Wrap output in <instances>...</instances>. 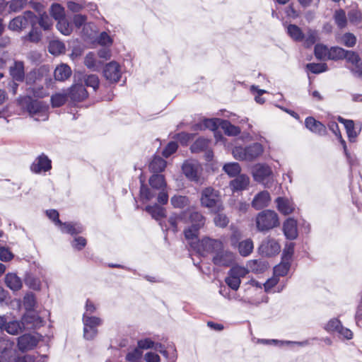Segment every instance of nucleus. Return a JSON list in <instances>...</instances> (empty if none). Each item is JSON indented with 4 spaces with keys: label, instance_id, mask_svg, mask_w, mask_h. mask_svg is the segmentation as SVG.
I'll return each instance as SVG.
<instances>
[{
    "label": "nucleus",
    "instance_id": "nucleus-1",
    "mask_svg": "<svg viewBox=\"0 0 362 362\" xmlns=\"http://www.w3.org/2000/svg\"><path fill=\"white\" fill-rule=\"evenodd\" d=\"M37 20V16L32 11H25L23 15L18 16L11 21L8 28L14 31H21L30 25L32 30L29 33V37L31 41L37 42L40 38V33L35 30Z\"/></svg>",
    "mask_w": 362,
    "mask_h": 362
},
{
    "label": "nucleus",
    "instance_id": "nucleus-2",
    "mask_svg": "<svg viewBox=\"0 0 362 362\" xmlns=\"http://www.w3.org/2000/svg\"><path fill=\"white\" fill-rule=\"evenodd\" d=\"M280 224L278 214L272 210L266 209L258 213L255 217L257 230L262 233L267 232Z\"/></svg>",
    "mask_w": 362,
    "mask_h": 362
},
{
    "label": "nucleus",
    "instance_id": "nucleus-3",
    "mask_svg": "<svg viewBox=\"0 0 362 362\" xmlns=\"http://www.w3.org/2000/svg\"><path fill=\"white\" fill-rule=\"evenodd\" d=\"M205 221V217L198 211H192L189 214L190 226L184 230V233L185 238L191 245L197 241L199 231L204 226Z\"/></svg>",
    "mask_w": 362,
    "mask_h": 362
},
{
    "label": "nucleus",
    "instance_id": "nucleus-4",
    "mask_svg": "<svg viewBox=\"0 0 362 362\" xmlns=\"http://www.w3.org/2000/svg\"><path fill=\"white\" fill-rule=\"evenodd\" d=\"M248 274V269L239 265L233 266L228 272L225 279L226 284L231 289L237 291L240 285L241 279Z\"/></svg>",
    "mask_w": 362,
    "mask_h": 362
},
{
    "label": "nucleus",
    "instance_id": "nucleus-5",
    "mask_svg": "<svg viewBox=\"0 0 362 362\" xmlns=\"http://www.w3.org/2000/svg\"><path fill=\"white\" fill-rule=\"evenodd\" d=\"M83 337L87 340L93 339L98 334V327L102 324V320L95 316L83 315Z\"/></svg>",
    "mask_w": 362,
    "mask_h": 362
},
{
    "label": "nucleus",
    "instance_id": "nucleus-6",
    "mask_svg": "<svg viewBox=\"0 0 362 362\" xmlns=\"http://www.w3.org/2000/svg\"><path fill=\"white\" fill-rule=\"evenodd\" d=\"M223 244V242L220 240L205 237L197 243L196 249L202 256L208 254H214V255L222 248Z\"/></svg>",
    "mask_w": 362,
    "mask_h": 362
},
{
    "label": "nucleus",
    "instance_id": "nucleus-7",
    "mask_svg": "<svg viewBox=\"0 0 362 362\" xmlns=\"http://www.w3.org/2000/svg\"><path fill=\"white\" fill-rule=\"evenodd\" d=\"M201 205L211 209H221L219 194L212 187H206L202 191L200 197Z\"/></svg>",
    "mask_w": 362,
    "mask_h": 362
},
{
    "label": "nucleus",
    "instance_id": "nucleus-8",
    "mask_svg": "<svg viewBox=\"0 0 362 362\" xmlns=\"http://www.w3.org/2000/svg\"><path fill=\"white\" fill-rule=\"evenodd\" d=\"M18 101L21 105L25 107L33 116L38 113H46L47 110V105L37 100H33L30 96L19 98Z\"/></svg>",
    "mask_w": 362,
    "mask_h": 362
},
{
    "label": "nucleus",
    "instance_id": "nucleus-9",
    "mask_svg": "<svg viewBox=\"0 0 362 362\" xmlns=\"http://www.w3.org/2000/svg\"><path fill=\"white\" fill-rule=\"evenodd\" d=\"M184 175L191 181L199 182L201 181L202 166L196 160H187L182 166Z\"/></svg>",
    "mask_w": 362,
    "mask_h": 362
},
{
    "label": "nucleus",
    "instance_id": "nucleus-10",
    "mask_svg": "<svg viewBox=\"0 0 362 362\" xmlns=\"http://www.w3.org/2000/svg\"><path fill=\"white\" fill-rule=\"evenodd\" d=\"M252 173L255 181L262 183L267 187H269L272 171L268 165L258 163L253 167Z\"/></svg>",
    "mask_w": 362,
    "mask_h": 362
},
{
    "label": "nucleus",
    "instance_id": "nucleus-11",
    "mask_svg": "<svg viewBox=\"0 0 362 362\" xmlns=\"http://www.w3.org/2000/svg\"><path fill=\"white\" fill-rule=\"evenodd\" d=\"M235 260V254L229 250L222 248L213 256L212 262L214 264L220 267H228Z\"/></svg>",
    "mask_w": 362,
    "mask_h": 362
},
{
    "label": "nucleus",
    "instance_id": "nucleus-12",
    "mask_svg": "<svg viewBox=\"0 0 362 362\" xmlns=\"http://www.w3.org/2000/svg\"><path fill=\"white\" fill-rule=\"evenodd\" d=\"M280 245L274 238H266L259 247V252L267 257L274 256L280 252Z\"/></svg>",
    "mask_w": 362,
    "mask_h": 362
},
{
    "label": "nucleus",
    "instance_id": "nucleus-13",
    "mask_svg": "<svg viewBox=\"0 0 362 362\" xmlns=\"http://www.w3.org/2000/svg\"><path fill=\"white\" fill-rule=\"evenodd\" d=\"M33 317L24 315L21 321L13 320L7 322L5 331L11 335H17L22 332L26 327L25 326L30 322Z\"/></svg>",
    "mask_w": 362,
    "mask_h": 362
},
{
    "label": "nucleus",
    "instance_id": "nucleus-14",
    "mask_svg": "<svg viewBox=\"0 0 362 362\" xmlns=\"http://www.w3.org/2000/svg\"><path fill=\"white\" fill-rule=\"evenodd\" d=\"M51 168V160L43 153L37 156L30 165V170L35 174L46 173Z\"/></svg>",
    "mask_w": 362,
    "mask_h": 362
},
{
    "label": "nucleus",
    "instance_id": "nucleus-15",
    "mask_svg": "<svg viewBox=\"0 0 362 362\" xmlns=\"http://www.w3.org/2000/svg\"><path fill=\"white\" fill-rule=\"evenodd\" d=\"M103 74L105 78L110 82H118L122 76L119 64L115 61L110 62L105 66Z\"/></svg>",
    "mask_w": 362,
    "mask_h": 362
},
{
    "label": "nucleus",
    "instance_id": "nucleus-16",
    "mask_svg": "<svg viewBox=\"0 0 362 362\" xmlns=\"http://www.w3.org/2000/svg\"><path fill=\"white\" fill-rule=\"evenodd\" d=\"M272 198L269 192L266 190L261 191L256 194L251 202V206L255 210H260L267 207L271 203Z\"/></svg>",
    "mask_w": 362,
    "mask_h": 362
},
{
    "label": "nucleus",
    "instance_id": "nucleus-17",
    "mask_svg": "<svg viewBox=\"0 0 362 362\" xmlns=\"http://www.w3.org/2000/svg\"><path fill=\"white\" fill-rule=\"evenodd\" d=\"M338 120L344 125L349 141L355 142L361 131V127H356L353 120L346 119L341 117H339Z\"/></svg>",
    "mask_w": 362,
    "mask_h": 362
},
{
    "label": "nucleus",
    "instance_id": "nucleus-18",
    "mask_svg": "<svg viewBox=\"0 0 362 362\" xmlns=\"http://www.w3.org/2000/svg\"><path fill=\"white\" fill-rule=\"evenodd\" d=\"M37 344V338L31 334H23L18 338V347L21 351L31 350Z\"/></svg>",
    "mask_w": 362,
    "mask_h": 362
},
{
    "label": "nucleus",
    "instance_id": "nucleus-19",
    "mask_svg": "<svg viewBox=\"0 0 362 362\" xmlns=\"http://www.w3.org/2000/svg\"><path fill=\"white\" fill-rule=\"evenodd\" d=\"M283 231L287 239L295 240L298 237L297 221L291 218H287L283 224Z\"/></svg>",
    "mask_w": 362,
    "mask_h": 362
},
{
    "label": "nucleus",
    "instance_id": "nucleus-20",
    "mask_svg": "<svg viewBox=\"0 0 362 362\" xmlns=\"http://www.w3.org/2000/svg\"><path fill=\"white\" fill-rule=\"evenodd\" d=\"M68 93L70 98L74 101H81L88 97V92L81 84L74 85Z\"/></svg>",
    "mask_w": 362,
    "mask_h": 362
},
{
    "label": "nucleus",
    "instance_id": "nucleus-21",
    "mask_svg": "<svg viewBox=\"0 0 362 362\" xmlns=\"http://www.w3.org/2000/svg\"><path fill=\"white\" fill-rule=\"evenodd\" d=\"M305 127L313 133L320 135H325L327 132L326 127L312 117H309L305 119Z\"/></svg>",
    "mask_w": 362,
    "mask_h": 362
},
{
    "label": "nucleus",
    "instance_id": "nucleus-22",
    "mask_svg": "<svg viewBox=\"0 0 362 362\" xmlns=\"http://www.w3.org/2000/svg\"><path fill=\"white\" fill-rule=\"evenodd\" d=\"M5 284L13 291H19L23 286L21 279L16 273H8L4 278Z\"/></svg>",
    "mask_w": 362,
    "mask_h": 362
},
{
    "label": "nucleus",
    "instance_id": "nucleus-23",
    "mask_svg": "<svg viewBox=\"0 0 362 362\" xmlns=\"http://www.w3.org/2000/svg\"><path fill=\"white\" fill-rule=\"evenodd\" d=\"M250 184V178L245 175H240L230 182L233 191H242L245 189Z\"/></svg>",
    "mask_w": 362,
    "mask_h": 362
},
{
    "label": "nucleus",
    "instance_id": "nucleus-24",
    "mask_svg": "<svg viewBox=\"0 0 362 362\" xmlns=\"http://www.w3.org/2000/svg\"><path fill=\"white\" fill-rule=\"evenodd\" d=\"M60 230L64 233H68L71 235L79 234L83 232V227L78 223L65 222L58 225Z\"/></svg>",
    "mask_w": 362,
    "mask_h": 362
},
{
    "label": "nucleus",
    "instance_id": "nucleus-25",
    "mask_svg": "<svg viewBox=\"0 0 362 362\" xmlns=\"http://www.w3.org/2000/svg\"><path fill=\"white\" fill-rule=\"evenodd\" d=\"M276 203L278 210L284 215L290 214L294 210L293 202L287 198L278 197Z\"/></svg>",
    "mask_w": 362,
    "mask_h": 362
},
{
    "label": "nucleus",
    "instance_id": "nucleus-26",
    "mask_svg": "<svg viewBox=\"0 0 362 362\" xmlns=\"http://www.w3.org/2000/svg\"><path fill=\"white\" fill-rule=\"evenodd\" d=\"M54 75L56 80L63 81L71 76V69L67 64H62L56 67Z\"/></svg>",
    "mask_w": 362,
    "mask_h": 362
},
{
    "label": "nucleus",
    "instance_id": "nucleus-27",
    "mask_svg": "<svg viewBox=\"0 0 362 362\" xmlns=\"http://www.w3.org/2000/svg\"><path fill=\"white\" fill-rule=\"evenodd\" d=\"M263 146L259 143H254L246 147L247 160L251 161L263 153Z\"/></svg>",
    "mask_w": 362,
    "mask_h": 362
},
{
    "label": "nucleus",
    "instance_id": "nucleus-28",
    "mask_svg": "<svg viewBox=\"0 0 362 362\" xmlns=\"http://www.w3.org/2000/svg\"><path fill=\"white\" fill-rule=\"evenodd\" d=\"M10 74L15 81H22L25 76L24 65L22 62H15L10 67Z\"/></svg>",
    "mask_w": 362,
    "mask_h": 362
},
{
    "label": "nucleus",
    "instance_id": "nucleus-29",
    "mask_svg": "<svg viewBox=\"0 0 362 362\" xmlns=\"http://www.w3.org/2000/svg\"><path fill=\"white\" fill-rule=\"evenodd\" d=\"M238 252L243 257H247L250 255L254 248L253 241L250 238L245 239L240 241L238 244Z\"/></svg>",
    "mask_w": 362,
    "mask_h": 362
},
{
    "label": "nucleus",
    "instance_id": "nucleus-30",
    "mask_svg": "<svg viewBox=\"0 0 362 362\" xmlns=\"http://www.w3.org/2000/svg\"><path fill=\"white\" fill-rule=\"evenodd\" d=\"M166 161L159 156H155L149 164V169L154 174L163 171L166 167Z\"/></svg>",
    "mask_w": 362,
    "mask_h": 362
},
{
    "label": "nucleus",
    "instance_id": "nucleus-31",
    "mask_svg": "<svg viewBox=\"0 0 362 362\" xmlns=\"http://www.w3.org/2000/svg\"><path fill=\"white\" fill-rule=\"evenodd\" d=\"M320 40L318 32L315 30L308 29L306 34L304 35L303 45L309 48Z\"/></svg>",
    "mask_w": 362,
    "mask_h": 362
},
{
    "label": "nucleus",
    "instance_id": "nucleus-32",
    "mask_svg": "<svg viewBox=\"0 0 362 362\" xmlns=\"http://www.w3.org/2000/svg\"><path fill=\"white\" fill-rule=\"evenodd\" d=\"M145 210L156 221H158L165 216V209L156 204L152 206H147Z\"/></svg>",
    "mask_w": 362,
    "mask_h": 362
},
{
    "label": "nucleus",
    "instance_id": "nucleus-33",
    "mask_svg": "<svg viewBox=\"0 0 362 362\" xmlns=\"http://www.w3.org/2000/svg\"><path fill=\"white\" fill-rule=\"evenodd\" d=\"M287 33L290 37L296 42H302L304 38V34L302 30L294 24L288 25Z\"/></svg>",
    "mask_w": 362,
    "mask_h": 362
},
{
    "label": "nucleus",
    "instance_id": "nucleus-34",
    "mask_svg": "<svg viewBox=\"0 0 362 362\" xmlns=\"http://www.w3.org/2000/svg\"><path fill=\"white\" fill-rule=\"evenodd\" d=\"M149 184L151 187L155 189H164L166 187L165 177L160 174H153L149 178Z\"/></svg>",
    "mask_w": 362,
    "mask_h": 362
},
{
    "label": "nucleus",
    "instance_id": "nucleus-35",
    "mask_svg": "<svg viewBox=\"0 0 362 362\" xmlns=\"http://www.w3.org/2000/svg\"><path fill=\"white\" fill-rule=\"evenodd\" d=\"M259 343L263 344H272V345H276V346H283L284 344H297L298 346H306L309 343L308 341H279L276 339H259L258 341Z\"/></svg>",
    "mask_w": 362,
    "mask_h": 362
},
{
    "label": "nucleus",
    "instance_id": "nucleus-36",
    "mask_svg": "<svg viewBox=\"0 0 362 362\" xmlns=\"http://www.w3.org/2000/svg\"><path fill=\"white\" fill-rule=\"evenodd\" d=\"M221 127L224 131L225 134L228 136H237L240 133L239 127L232 124L228 120H223L221 122Z\"/></svg>",
    "mask_w": 362,
    "mask_h": 362
},
{
    "label": "nucleus",
    "instance_id": "nucleus-37",
    "mask_svg": "<svg viewBox=\"0 0 362 362\" xmlns=\"http://www.w3.org/2000/svg\"><path fill=\"white\" fill-rule=\"evenodd\" d=\"M328 128L329 129L330 131H332L333 132V134H335V136L337 137V139H339V141H340V143L341 144V145L343 146L344 153H346L347 155V156L349 157V153H348V151H347V148H346V144L345 141L342 139V136H341V134L340 133V131H339V126H338L337 123L336 122H334V121L329 122L328 123Z\"/></svg>",
    "mask_w": 362,
    "mask_h": 362
},
{
    "label": "nucleus",
    "instance_id": "nucleus-38",
    "mask_svg": "<svg viewBox=\"0 0 362 362\" xmlns=\"http://www.w3.org/2000/svg\"><path fill=\"white\" fill-rule=\"evenodd\" d=\"M69 93H57L51 97V103L53 107H58L62 106L66 101Z\"/></svg>",
    "mask_w": 362,
    "mask_h": 362
},
{
    "label": "nucleus",
    "instance_id": "nucleus-39",
    "mask_svg": "<svg viewBox=\"0 0 362 362\" xmlns=\"http://www.w3.org/2000/svg\"><path fill=\"white\" fill-rule=\"evenodd\" d=\"M84 64L87 68L93 71H97L100 67V63L97 62L95 54L91 52L86 55Z\"/></svg>",
    "mask_w": 362,
    "mask_h": 362
},
{
    "label": "nucleus",
    "instance_id": "nucleus-40",
    "mask_svg": "<svg viewBox=\"0 0 362 362\" xmlns=\"http://www.w3.org/2000/svg\"><path fill=\"white\" fill-rule=\"evenodd\" d=\"M24 281L25 285L30 288L33 290H40L41 288V281L40 279L32 274H27Z\"/></svg>",
    "mask_w": 362,
    "mask_h": 362
},
{
    "label": "nucleus",
    "instance_id": "nucleus-41",
    "mask_svg": "<svg viewBox=\"0 0 362 362\" xmlns=\"http://www.w3.org/2000/svg\"><path fill=\"white\" fill-rule=\"evenodd\" d=\"M221 122L222 119H206L203 120V122L200 124L201 129H210L213 132H215L218 126H221Z\"/></svg>",
    "mask_w": 362,
    "mask_h": 362
},
{
    "label": "nucleus",
    "instance_id": "nucleus-42",
    "mask_svg": "<svg viewBox=\"0 0 362 362\" xmlns=\"http://www.w3.org/2000/svg\"><path fill=\"white\" fill-rule=\"evenodd\" d=\"M170 203L175 208L182 209L189 205V201L186 196L175 195L170 199Z\"/></svg>",
    "mask_w": 362,
    "mask_h": 362
},
{
    "label": "nucleus",
    "instance_id": "nucleus-43",
    "mask_svg": "<svg viewBox=\"0 0 362 362\" xmlns=\"http://www.w3.org/2000/svg\"><path fill=\"white\" fill-rule=\"evenodd\" d=\"M57 28L64 35H69L72 32V25L66 18L57 21Z\"/></svg>",
    "mask_w": 362,
    "mask_h": 362
},
{
    "label": "nucleus",
    "instance_id": "nucleus-44",
    "mask_svg": "<svg viewBox=\"0 0 362 362\" xmlns=\"http://www.w3.org/2000/svg\"><path fill=\"white\" fill-rule=\"evenodd\" d=\"M315 55L317 59H328L329 58V49H328L327 47L322 45V44H317L315 46Z\"/></svg>",
    "mask_w": 362,
    "mask_h": 362
},
{
    "label": "nucleus",
    "instance_id": "nucleus-45",
    "mask_svg": "<svg viewBox=\"0 0 362 362\" xmlns=\"http://www.w3.org/2000/svg\"><path fill=\"white\" fill-rule=\"evenodd\" d=\"M223 170L230 177L238 175L241 170L240 166L238 163H228L223 165Z\"/></svg>",
    "mask_w": 362,
    "mask_h": 362
},
{
    "label": "nucleus",
    "instance_id": "nucleus-46",
    "mask_svg": "<svg viewBox=\"0 0 362 362\" xmlns=\"http://www.w3.org/2000/svg\"><path fill=\"white\" fill-rule=\"evenodd\" d=\"M49 51L54 55L62 53L65 49L64 44L59 40H52L49 44Z\"/></svg>",
    "mask_w": 362,
    "mask_h": 362
},
{
    "label": "nucleus",
    "instance_id": "nucleus-47",
    "mask_svg": "<svg viewBox=\"0 0 362 362\" xmlns=\"http://www.w3.org/2000/svg\"><path fill=\"white\" fill-rule=\"evenodd\" d=\"M140 188V197L142 201L148 202L151 200L155 197L156 194L153 192L152 189H149L147 186H146L142 181Z\"/></svg>",
    "mask_w": 362,
    "mask_h": 362
},
{
    "label": "nucleus",
    "instance_id": "nucleus-48",
    "mask_svg": "<svg viewBox=\"0 0 362 362\" xmlns=\"http://www.w3.org/2000/svg\"><path fill=\"white\" fill-rule=\"evenodd\" d=\"M346 54V50L341 47H333L329 49L328 59L338 60L344 59Z\"/></svg>",
    "mask_w": 362,
    "mask_h": 362
},
{
    "label": "nucleus",
    "instance_id": "nucleus-49",
    "mask_svg": "<svg viewBox=\"0 0 362 362\" xmlns=\"http://www.w3.org/2000/svg\"><path fill=\"white\" fill-rule=\"evenodd\" d=\"M143 355V351L138 347L134 348L132 351H129L125 359L129 362H139Z\"/></svg>",
    "mask_w": 362,
    "mask_h": 362
},
{
    "label": "nucleus",
    "instance_id": "nucleus-50",
    "mask_svg": "<svg viewBox=\"0 0 362 362\" xmlns=\"http://www.w3.org/2000/svg\"><path fill=\"white\" fill-rule=\"evenodd\" d=\"M51 15L57 21L65 18L64 8L58 4H53L51 7Z\"/></svg>",
    "mask_w": 362,
    "mask_h": 362
},
{
    "label": "nucleus",
    "instance_id": "nucleus-51",
    "mask_svg": "<svg viewBox=\"0 0 362 362\" xmlns=\"http://www.w3.org/2000/svg\"><path fill=\"white\" fill-rule=\"evenodd\" d=\"M36 304V298L33 293H27L23 298V305L27 310H33Z\"/></svg>",
    "mask_w": 362,
    "mask_h": 362
},
{
    "label": "nucleus",
    "instance_id": "nucleus-52",
    "mask_svg": "<svg viewBox=\"0 0 362 362\" xmlns=\"http://www.w3.org/2000/svg\"><path fill=\"white\" fill-rule=\"evenodd\" d=\"M341 322L337 318L331 319L325 325V329L328 332H338L341 326Z\"/></svg>",
    "mask_w": 362,
    "mask_h": 362
},
{
    "label": "nucleus",
    "instance_id": "nucleus-53",
    "mask_svg": "<svg viewBox=\"0 0 362 362\" xmlns=\"http://www.w3.org/2000/svg\"><path fill=\"white\" fill-rule=\"evenodd\" d=\"M98 43L104 47H109L113 43L112 38L106 32H102L100 33L97 38Z\"/></svg>",
    "mask_w": 362,
    "mask_h": 362
},
{
    "label": "nucleus",
    "instance_id": "nucleus-54",
    "mask_svg": "<svg viewBox=\"0 0 362 362\" xmlns=\"http://www.w3.org/2000/svg\"><path fill=\"white\" fill-rule=\"evenodd\" d=\"M294 247L295 244L293 243L286 244L282 254L283 261L288 262H290L294 252Z\"/></svg>",
    "mask_w": 362,
    "mask_h": 362
},
{
    "label": "nucleus",
    "instance_id": "nucleus-55",
    "mask_svg": "<svg viewBox=\"0 0 362 362\" xmlns=\"http://www.w3.org/2000/svg\"><path fill=\"white\" fill-rule=\"evenodd\" d=\"M85 83L87 86L93 88V90H96L99 86L100 81L98 76L95 74H90L85 77Z\"/></svg>",
    "mask_w": 362,
    "mask_h": 362
},
{
    "label": "nucleus",
    "instance_id": "nucleus-56",
    "mask_svg": "<svg viewBox=\"0 0 362 362\" xmlns=\"http://www.w3.org/2000/svg\"><path fill=\"white\" fill-rule=\"evenodd\" d=\"M209 146V141L204 138H199L196 140V141L192 145L191 149L192 152H198L199 151L204 150L207 148Z\"/></svg>",
    "mask_w": 362,
    "mask_h": 362
},
{
    "label": "nucleus",
    "instance_id": "nucleus-57",
    "mask_svg": "<svg viewBox=\"0 0 362 362\" xmlns=\"http://www.w3.org/2000/svg\"><path fill=\"white\" fill-rule=\"evenodd\" d=\"M290 268V263L288 262H283L279 265L276 266L274 269V274L276 276H284L287 274Z\"/></svg>",
    "mask_w": 362,
    "mask_h": 362
},
{
    "label": "nucleus",
    "instance_id": "nucleus-58",
    "mask_svg": "<svg viewBox=\"0 0 362 362\" xmlns=\"http://www.w3.org/2000/svg\"><path fill=\"white\" fill-rule=\"evenodd\" d=\"M37 18L36 25L38 23L44 30H48L50 28L52 23L47 14L44 13L40 14V16H37Z\"/></svg>",
    "mask_w": 362,
    "mask_h": 362
},
{
    "label": "nucleus",
    "instance_id": "nucleus-59",
    "mask_svg": "<svg viewBox=\"0 0 362 362\" xmlns=\"http://www.w3.org/2000/svg\"><path fill=\"white\" fill-rule=\"evenodd\" d=\"M334 20L336 23L339 28H344L346 25V17L345 12L340 9L335 12L334 13Z\"/></svg>",
    "mask_w": 362,
    "mask_h": 362
},
{
    "label": "nucleus",
    "instance_id": "nucleus-60",
    "mask_svg": "<svg viewBox=\"0 0 362 362\" xmlns=\"http://www.w3.org/2000/svg\"><path fill=\"white\" fill-rule=\"evenodd\" d=\"M233 155L235 159L240 160H247L246 147L235 146L233 149Z\"/></svg>",
    "mask_w": 362,
    "mask_h": 362
},
{
    "label": "nucleus",
    "instance_id": "nucleus-61",
    "mask_svg": "<svg viewBox=\"0 0 362 362\" xmlns=\"http://www.w3.org/2000/svg\"><path fill=\"white\" fill-rule=\"evenodd\" d=\"M307 69L313 74H320L327 71L325 64L310 63L306 65Z\"/></svg>",
    "mask_w": 362,
    "mask_h": 362
},
{
    "label": "nucleus",
    "instance_id": "nucleus-62",
    "mask_svg": "<svg viewBox=\"0 0 362 362\" xmlns=\"http://www.w3.org/2000/svg\"><path fill=\"white\" fill-rule=\"evenodd\" d=\"M229 223V219L227 216L222 213H218L214 217V223L216 226L224 228L227 226Z\"/></svg>",
    "mask_w": 362,
    "mask_h": 362
},
{
    "label": "nucleus",
    "instance_id": "nucleus-63",
    "mask_svg": "<svg viewBox=\"0 0 362 362\" xmlns=\"http://www.w3.org/2000/svg\"><path fill=\"white\" fill-rule=\"evenodd\" d=\"M26 0H12L8 4L11 11L17 12L21 10L26 4Z\"/></svg>",
    "mask_w": 362,
    "mask_h": 362
},
{
    "label": "nucleus",
    "instance_id": "nucleus-64",
    "mask_svg": "<svg viewBox=\"0 0 362 362\" xmlns=\"http://www.w3.org/2000/svg\"><path fill=\"white\" fill-rule=\"evenodd\" d=\"M178 145L175 141H170L168 144L165 149L163 151L162 154L164 157L168 158L174 153L177 149Z\"/></svg>",
    "mask_w": 362,
    "mask_h": 362
}]
</instances>
